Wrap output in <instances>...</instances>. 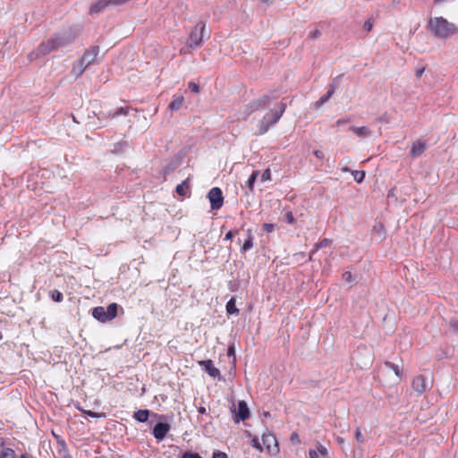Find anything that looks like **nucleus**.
I'll return each mask as SVG.
<instances>
[{"instance_id":"58","label":"nucleus","mask_w":458,"mask_h":458,"mask_svg":"<svg viewBox=\"0 0 458 458\" xmlns=\"http://www.w3.org/2000/svg\"><path fill=\"white\" fill-rule=\"evenodd\" d=\"M337 80H338V77H335V81H334V82H333V84H334V85H335V81H337Z\"/></svg>"},{"instance_id":"28","label":"nucleus","mask_w":458,"mask_h":458,"mask_svg":"<svg viewBox=\"0 0 458 458\" xmlns=\"http://www.w3.org/2000/svg\"><path fill=\"white\" fill-rule=\"evenodd\" d=\"M259 171H253L246 182L247 186L250 191L253 190L254 183L256 182L257 176L259 175Z\"/></svg>"},{"instance_id":"4","label":"nucleus","mask_w":458,"mask_h":458,"mask_svg":"<svg viewBox=\"0 0 458 458\" xmlns=\"http://www.w3.org/2000/svg\"><path fill=\"white\" fill-rule=\"evenodd\" d=\"M276 98V96L263 95L259 99L250 103L249 105H247L245 106L243 119L244 120L248 119V117L254 112L265 109L266 107H267L270 105L271 101Z\"/></svg>"},{"instance_id":"52","label":"nucleus","mask_w":458,"mask_h":458,"mask_svg":"<svg viewBox=\"0 0 458 458\" xmlns=\"http://www.w3.org/2000/svg\"><path fill=\"white\" fill-rule=\"evenodd\" d=\"M227 354H228V356L235 357L234 347L233 346H231V347L228 348Z\"/></svg>"},{"instance_id":"11","label":"nucleus","mask_w":458,"mask_h":458,"mask_svg":"<svg viewBox=\"0 0 458 458\" xmlns=\"http://www.w3.org/2000/svg\"><path fill=\"white\" fill-rule=\"evenodd\" d=\"M130 108L128 106L118 107L114 110H110L108 112H100L98 118L106 119V118H115L120 115H128Z\"/></svg>"},{"instance_id":"9","label":"nucleus","mask_w":458,"mask_h":458,"mask_svg":"<svg viewBox=\"0 0 458 458\" xmlns=\"http://www.w3.org/2000/svg\"><path fill=\"white\" fill-rule=\"evenodd\" d=\"M262 444L266 446L268 454L276 455L279 452L276 439L272 434H263Z\"/></svg>"},{"instance_id":"40","label":"nucleus","mask_w":458,"mask_h":458,"mask_svg":"<svg viewBox=\"0 0 458 458\" xmlns=\"http://www.w3.org/2000/svg\"><path fill=\"white\" fill-rule=\"evenodd\" d=\"M263 229L267 233H272L275 230V225L274 224H269V223H265L263 225Z\"/></svg>"},{"instance_id":"61","label":"nucleus","mask_w":458,"mask_h":458,"mask_svg":"<svg viewBox=\"0 0 458 458\" xmlns=\"http://www.w3.org/2000/svg\"><path fill=\"white\" fill-rule=\"evenodd\" d=\"M3 335H2V333L0 332V340L2 339Z\"/></svg>"},{"instance_id":"55","label":"nucleus","mask_w":458,"mask_h":458,"mask_svg":"<svg viewBox=\"0 0 458 458\" xmlns=\"http://www.w3.org/2000/svg\"><path fill=\"white\" fill-rule=\"evenodd\" d=\"M199 413H205V412H206V409H205L204 407H200V408L199 409Z\"/></svg>"},{"instance_id":"35","label":"nucleus","mask_w":458,"mask_h":458,"mask_svg":"<svg viewBox=\"0 0 458 458\" xmlns=\"http://www.w3.org/2000/svg\"><path fill=\"white\" fill-rule=\"evenodd\" d=\"M182 458H202V457L197 453L185 452L182 454Z\"/></svg>"},{"instance_id":"34","label":"nucleus","mask_w":458,"mask_h":458,"mask_svg":"<svg viewBox=\"0 0 458 458\" xmlns=\"http://www.w3.org/2000/svg\"><path fill=\"white\" fill-rule=\"evenodd\" d=\"M188 87L194 93L199 92V86L193 81H190Z\"/></svg>"},{"instance_id":"41","label":"nucleus","mask_w":458,"mask_h":458,"mask_svg":"<svg viewBox=\"0 0 458 458\" xmlns=\"http://www.w3.org/2000/svg\"><path fill=\"white\" fill-rule=\"evenodd\" d=\"M81 411L85 414H87L88 416H90L92 418H100L102 415L99 414V413H97L95 411H84V410H81Z\"/></svg>"},{"instance_id":"17","label":"nucleus","mask_w":458,"mask_h":458,"mask_svg":"<svg viewBox=\"0 0 458 458\" xmlns=\"http://www.w3.org/2000/svg\"><path fill=\"white\" fill-rule=\"evenodd\" d=\"M87 69V67L81 62V60H77L72 64V69H71V75L74 79H78L80 76L82 75L84 71Z\"/></svg>"},{"instance_id":"23","label":"nucleus","mask_w":458,"mask_h":458,"mask_svg":"<svg viewBox=\"0 0 458 458\" xmlns=\"http://www.w3.org/2000/svg\"><path fill=\"white\" fill-rule=\"evenodd\" d=\"M118 305L116 303H111L106 308V318H108V321L114 319L117 315Z\"/></svg>"},{"instance_id":"15","label":"nucleus","mask_w":458,"mask_h":458,"mask_svg":"<svg viewBox=\"0 0 458 458\" xmlns=\"http://www.w3.org/2000/svg\"><path fill=\"white\" fill-rule=\"evenodd\" d=\"M426 149V143L423 140H416L412 143L410 150L411 157H415L420 156Z\"/></svg>"},{"instance_id":"3","label":"nucleus","mask_w":458,"mask_h":458,"mask_svg":"<svg viewBox=\"0 0 458 458\" xmlns=\"http://www.w3.org/2000/svg\"><path fill=\"white\" fill-rule=\"evenodd\" d=\"M285 109L286 105L280 103L278 109H272L267 113L259 121L258 133L259 135L265 134L272 125L276 124L280 120Z\"/></svg>"},{"instance_id":"7","label":"nucleus","mask_w":458,"mask_h":458,"mask_svg":"<svg viewBox=\"0 0 458 458\" xmlns=\"http://www.w3.org/2000/svg\"><path fill=\"white\" fill-rule=\"evenodd\" d=\"M100 48L98 46H92L88 48L80 58L81 62L88 68L89 65L98 63L97 58Z\"/></svg>"},{"instance_id":"18","label":"nucleus","mask_w":458,"mask_h":458,"mask_svg":"<svg viewBox=\"0 0 458 458\" xmlns=\"http://www.w3.org/2000/svg\"><path fill=\"white\" fill-rule=\"evenodd\" d=\"M335 94V86L334 84H331L329 86V89L327 91V93H325L323 96H321L315 103V106L317 107H320L322 106L324 104H326L329 99L330 98Z\"/></svg>"},{"instance_id":"24","label":"nucleus","mask_w":458,"mask_h":458,"mask_svg":"<svg viewBox=\"0 0 458 458\" xmlns=\"http://www.w3.org/2000/svg\"><path fill=\"white\" fill-rule=\"evenodd\" d=\"M225 309H226V312L230 315H232V314L238 315L239 314V310L236 308L235 298L233 297L227 301Z\"/></svg>"},{"instance_id":"14","label":"nucleus","mask_w":458,"mask_h":458,"mask_svg":"<svg viewBox=\"0 0 458 458\" xmlns=\"http://www.w3.org/2000/svg\"><path fill=\"white\" fill-rule=\"evenodd\" d=\"M412 388L417 394H422L428 388L426 377L422 375L415 377L412 380Z\"/></svg>"},{"instance_id":"8","label":"nucleus","mask_w":458,"mask_h":458,"mask_svg":"<svg viewBox=\"0 0 458 458\" xmlns=\"http://www.w3.org/2000/svg\"><path fill=\"white\" fill-rule=\"evenodd\" d=\"M114 5H120L119 0H98L90 6L89 13L91 15L98 14Z\"/></svg>"},{"instance_id":"30","label":"nucleus","mask_w":458,"mask_h":458,"mask_svg":"<svg viewBox=\"0 0 458 458\" xmlns=\"http://www.w3.org/2000/svg\"><path fill=\"white\" fill-rule=\"evenodd\" d=\"M352 121L351 117H344V118H341V119H338L335 123H334V127H340V126H344V125H346L348 124L350 122Z\"/></svg>"},{"instance_id":"20","label":"nucleus","mask_w":458,"mask_h":458,"mask_svg":"<svg viewBox=\"0 0 458 458\" xmlns=\"http://www.w3.org/2000/svg\"><path fill=\"white\" fill-rule=\"evenodd\" d=\"M0 458H15V453L13 449L5 447L4 442L0 440Z\"/></svg>"},{"instance_id":"56","label":"nucleus","mask_w":458,"mask_h":458,"mask_svg":"<svg viewBox=\"0 0 458 458\" xmlns=\"http://www.w3.org/2000/svg\"><path fill=\"white\" fill-rule=\"evenodd\" d=\"M374 228L377 230H381L383 228V225L379 224L378 225H376Z\"/></svg>"},{"instance_id":"45","label":"nucleus","mask_w":458,"mask_h":458,"mask_svg":"<svg viewBox=\"0 0 458 458\" xmlns=\"http://www.w3.org/2000/svg\"><path fill=\"white\" fill-rule=\"evenodd\" d=\"M343 278L349 283L352 281V276L349 271H346L343 274Z\"/></svg>"},{"instance_id":"10","label":"nucleus","mask_w":458,"mask_h":458,"mask_svg":"<svg viewBox=\"0 0 458 458\" xmlns=\"http://www.w3.org/2000/svg\"><path fill=\"white\" fill-rule=\"evenodd\" d=\"M233 412H234L233 420L235 423L243 421L250 417V410H249V407H248L246 402H244V401H240L238 403L237 411L234 409L233 411Z\"/></svg>"},{"instance_id":"48","label":"nucleus","mask_w":458,"mask_h":458,"mask_svg":"<svg viewBox=\"0 0 458 458\" xmlns=\"http://www.w3.org/2000/svg\"><path fill=\"white\" fill-rule=\"evenodd\" d=\"M364 29L368 31H370L372 29V22L370 21H366L364 22Z\"/></svg>"},{"instance_id":"57","label":"nucleus","mask_w":458,"mask_h":458,"mask_svg":"<svg viewBox=\"0 0 458 458\" xmlns=\"http://www.w3.org/2000/svg\"><path fill=\"white\" fill-rule=\"evenodd\" d=\"M443 1H444V0H434V2H435L436 4L442 3Z\"/></svg>"},{"instance_id":"44","label":"nucleus","mask_w":458,"mask_h":458,"mask_svg":"<svg viewBox=\"0 0 458 458\" xmlns=\"http://www.w3.org/2000/svg\"><path fill=\"white\" fill-rule=\"evenodd\" d=\"M251 442L253 447L262 451L261 443L258 438H253Z\"/></svg>"},{"instance_id":"1","label":"nucleus","mask_w":458,"mask_h":458,"mask_svg":"<svg viewBox=\"0 0 458 458\" xmlns=\"http://www.w3.org/2000/svg\"><path fill=\"white\" fill-rule=\"evenodd\" d=\"M78 34L71 28L54 33L48 39L41 42L38 48L29 55L30 60L47 55L53 52H65L75 41Z\"/></svg>"},{"instance_id":"43","label":"nucleus","mask_w":458,"mask_h":458,"mask_svg":"<svg viewBox=\"0 0 458 458\" xmlns=\"http://www.w3.org/2000/svg\"><path fill=\"white\" fill-rule=\"evenodd\" d=\"M212 458H228V456L224 452L216 451L213 453Z\"/></svg>"},{"instance_id":"42","label":"nucleus","mask_w":458,"mask_h":458,"mask_svg":"<svg viewBox=\"0 0 458 458\" xmlns=\"http://www.w3.org/2000/svg\"><path fill=\"white\" fill-rule=\"evenodd\" d=\"M239 233V230H236L235 232H233V231H229L225 238H224V241H229V240H232L233 238V236Z\"/></svg>"},{"instance_id":"50","label":"nucleus","mask_w":458,"mask_h":458,"mask_svg":"<svg viewBox=\"0 0 458 458\" xmlns=\"http://www.w3.org/2000/svg\"><path fill=\"white\" fill-rule=\"evenodd\" d=\"M310 458H318V453L316 450L310 449L309 451Z\"/></svg>"},{"instance_id":"37","label":"nucleus","mask_w":458,"mask_h":458,"mask_svg":"<svg viewBox=\"0 0 458 458\" xmlns=\"http://www.w3.org/2000/svg\"><path fill=\"white\" fill-rule=\"evenodd\" d=\"M285 220L287 221L288 224H291V225L295 223V218L293 216V214L291 211H288L285 214Z\"/></svg>"},{"instance_id":"32","label":"nucleus","mask_w":458,"mask_h":458,"mask_svg":"<svg viewBox=\"0 0 458 458\" xmlns=\"http://www.w3.org/2000/svg\"><path fill=\"white\" fill-rule=\"evenodd\" d=\"M386 366H387L388 368H390L391 369L394 370V374L396 376H400L401 375V369H399V366L394 364V363H392L390 361H386Z\"/></svg>"},{"instance_id":"6","label":"nucleus","mask_w":458,"mask_h":458,"mask_svg":"<svg viewBox=\"0 0 458 458\" xmlns=\"http://www.w3.org/2000/svg\"><path fill=\"white\" fill-rule=\"evenodd\" d=\"M208 200L210 202V207L214 210H217L222 208L224 204V197L223 192L220 188L214 187L212 188L208 194Z\"/></svg>"},{"instance_id":"2","label":"nucleus","mask_w":458,"mask_h":458,"mask_svg":"<svg viewBox=\"0 0 458 458\" xmlns=\"http://www.w3.org/2000/svg\"><path fill=\"white\" fill-rule=\"evenodd\" d=\"M428 29L437 38H447L456 32V27L443 17L430 18Z\"/></svg>"},{"instance_id":"36","label":"nucleus","mask_w":458,"mask_h":458,"mask_svg":"<svg viewBox=\"0 0 458 458\" xmlns=\"http://www.w3.org/2000/svg\"><path fill=\"white\" fill-rule=\"evenodd\" d=\"M320 35H321V32L316 29L309 33L308 38L315 39V38H318Z\"/></svg>"},{"instance_id":"5","label":"nucleus","mask_w":458,"mask_h":458,"mask_svg":"<svg viewBox=\"0 0 458 458\" xmlns=\"http://www.w3.org/2000/svg\"><path fill=\"white\" fill-rule=\"evenodd\" d=\"M205 29L206 25L203 21H199L196 24V26L191 30L187 42L189 47L196 48L202 44Z\"/></svg>"},{"instance_id":"21","label":"nucleus","mask_w":458,"mask_h":458,"mask_svg":"<svg viewBox=\"0 0 458 458\" xmlns=\"http://www.w3.org/2000/svg\"><path fill=\"white\" fill-rule=\"evenodd\" d=\"M350 130L352 131L359 137H368L371 133L370 130L366 126H351Z\"/></svg>"},{"instance_id":"47","label":"nucleus","mask_w":458,"mask_h":458,"mask_svg":"<svg viewBox=\"0 0 458 458\" xmlns=\"http://www.w3.org/2000/svg\"><path fill=\"white\" fill-rule=\"evenodd\" d=\"M313 154L318 159H323L325 157V155L321 150H314Z\"/></svg>"},{"instance_id":"25","label":"nucleus","mask_w":458,"mask_h":458,"mask_svg":"<svg viewBox=\"0 0 458 458\" xmlns=\"http://www.w3.org/2000/svg\"><path fill=\"white\" fill-rule=\"evenodd\" d=\"M148 410H139L134 412L133 418L140 422H146L148 419Z\"/></svg>"},{"instance_id":"16","label":"nucleus","mask_w":458,"mask_h":458,"mask_svg":"<svg viewBox=\"0 0 458 458\" xmlns=\"http://www.w3.org/2000/svg\"><path fill=\"white\" fill-rule=\"evenodd\" d=\"M245 236H246V238H245L244 242L241 248L242 253L247 252L253 247L254 236H253L250 229H248L245 231Z\"/></svg>"},{"instance_id":"51","label":"nucleus","mask_w":458,"mask_h":458,"mask_svg":"<svg viewBox=\"0 0 458 458\" xmlns=\"http://www.w3.org/2000/svg\"><path fill=\"white\" fill-rule=\"evenodd\" d=\"M378 122H379V123H387V122H388L387 114H384L383 115H381V116L378 118Z\"/></svg>"},{"instance_id":"38","label":"nucleus","mask_w":458,"mask_h":458,"mask_svg":"<svg viewBox=\"0 0 458 458\" xmlns=\"http://www.w3.org/2000/svg\"><path fill=\"white\" fill-rule=\"evenodd\" d=\"M450 327L454 331V333H458V320L457 319H451L450 320Z\"/></svg>"},{"instance_id":"27","label":"nucleus","mask_w":458,"mask_h":458,"mask_svg":"<svg viewBox=\"0 0 458 458\" xmlns=\"http://www.w3.org/2000/svg\"><path fill=\"white\" fill-rule=\"evenodd\" d=\"M188 190H189V184H188L187 181H183L182 183H180L176 186V192L180 196H186Z\"/></svg>"},{"instance_id":"49","label":"nucleus","mask_w":458,"mask_h":458,"mask_svg":"<svg viewBox=\"0 0 458 458\" xmlns=\"http://www.w3.org/2000/svg\"><path fill=\"white\" fill-rule=\"evenodd\" d=\"M425 72V67H421L416 70V77L420 78Z\"/></svg>"},{"instance_id":"53","label":"nucleus","mask_w":458,"mask_h":458,"mask_svg":"<svg viewBox=\"0 0 458 458\" xmlns=\"http://www.w3.org/2000/svg\"><path fill=\"white\" fill-rule=\"evenodd\" d=\"M336 442L340 445H343L344 444V439L341 437H336Z\"/></svg>"},{"instance_id":"59","label":"nucleus","mask_w":458,"mask_h":458,"mask_svg":"<svg viewBox=\"0 0 458 458\" xmlns=\"http://www.w3.org/2000/svg\"><path fill=\"white\" fill-rule=\"evenodd\" d=\"M337 80H338V77H335V81H334V82H333V84H334V85H335V81H337Z\"/></svg>"},{"instance_id":"13","label":"nucleus","mask_w":458,"mask_h":458,"mask_svg":"<svg viewBox=\"0 0 458 458\" xmlns=\"http://www.w3.org/2000/svg\"><path fill=\"white\" fill-rule=\"evenodd\" d=\"M170 425L165 422H158L153 428V435L156 439L163 440L170 430Z\"/></svg>"},{"instance_id":"46","label":"nucleus","mask_w":458,"mask_h":458,"mask_svg":"<svg viewBox=\"0 0 458 458\" xmlns=\"http://www.w3.org/2000/svg\"><path fill=\"white\" fill-rule=\"evenodd\" d=\"M270 176H271V174H270V171L267 169L266 170L263 174H262V176H261V180L262 182H265L267 180H269L270 179Z\"/></svg>"},{"instance_id":"12","label":"nucleus","mask_w":458,"mask_h":458,"mask_svg":"<svg viewBox=\"0 0 458 458\" xmlns=\"http://www.w3.org/2000/svg\"><path fill=\"white\" fill-rule=\"evenodd\" d=\"M198 364L202 368L205 372H207L210 377L216 378H220V371L218 369H216L213 361L211 360H199L198 361Z\"/></svg>"},{"instance_id":"33","label":"nucleus","mask_w":458,"mask_h":458,"mask_svg":"<svg viewBox=\"0 0 458 458\" xmlns=\"http://www.w3.org/2000/svg\"><path fill=\"white\" fill-rule=\"evenodd\" d=\"M355 438L359 443L364 442V436L362 435L360 428H357L355 431Z\"/></svg>"},{"instance_id":"39","label":"nucleus","mask_w":458,"mask_h":458,"mask_svg":"<svg viewBox=\"0 0 458 458\" xmlns=\"http://www.w3.org/2000/svg\"><path fill=\"white\" fill-rule=\"evenodd\" d=\"M317 452L321 454L322 456H327V449L322 445H318V447H317Z\"/></svg>"},{"instance_id":"22","label":"nucleus","mask_w":458,"mask_h":458,"mask_svg":"<svg viewBox=\"0 0 458 458\" xmlns=\"http://www.w3.org/2000/svg\"><path fill=\"white\" fill-rule=\"evenodd\" d=\"M183 100L184 98L182 96H174L173 100L169 104V109H171L172 111L179 110L182 106Z\"/></svg>"},{"instance_id":"60","label":"nucleus","mask_w":458,"mask_h":458,"mask_svg":"<svg viewBox=\"0 0 458 458\" xmlns=\"http://www.w3.org/2000/svg\"><path fill=\"white\" fill-rule=\"evenodd\" d=\"M72 119H73V121H74L75 123H78V122H77V120H76V118H75V116H72Z\"/></svg>"},{"instance_id":"31","label":"nucleus","mask_w":458,"mask_h":458,"mask_svg":"<svg viewBox=\"0 0 458 458\" xmlns=\"http://www.w3.org/2000/svg\"><path fill=\"white\" fill-rule=\"evenodd\" d=\"M51 297L55 301H57V302L62 301L64 299L63 293L61 292H59L58 290L52 291Z\"/></svg>"},{"instance_id":"26","label":"nucleus","mask_w":458,"mask_h":458,"mask_svg":"<svg viewBox=\"0 0 458 458\" xmlns=\"http://www.w3.org/2000/svg\"><path fill=\"white\" fill-rule=\"evenodd\" d=\"M331 244V241L329 239H323L319 242H318L315 246V250L310 253V259H312V255L319 249L327 248Z\"/></svg>"},{"instance_id":"54","label":"nucleus","mask_w":458,"mask_h":458,"mask_svg":"<svg viewBox=\"0 0 458 458\" xmlns=\"http://www.w3.org/2000/svg\"><path fill=\"white\" fill-rule=\"evenodd\" d=\"M274 0H260L261 4H269L273 2Z\"/></svg>"},{"instance_id":"19","label":"nucleus","mask_w":458,"mask_h":458,"mask_svg":"<svg viewBox=\"0 0 458 458\" xmlns=\"http://www.w3.org/2000/svg\"><path fill=\"white\" fill-rule=\"evenodd\" d=\"M92 316L100 322H107L108 318H106V308L98 306L93 309Z\"/></svg>"},{"instance_id":"29","label":"nucleus","mask_w":458,"mask_h":458,"mask_svg":"<svg viewBox=\"0 0 458 458\" xmlns=\"http://www.w3.org/2000/svg\"><path fill=\"white\" fill-rule=\"evenodd\" d=\"M352 175H353V179L358 183H360L365 178V172L364 171H354V172H352Z\"/></svg>"}]
</instances>
